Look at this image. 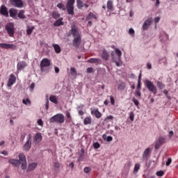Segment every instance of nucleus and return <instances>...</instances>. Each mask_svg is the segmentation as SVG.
I'll list each match as a JSON object with an SVG mask.
<instances>
[{
    "label": "nucleus",
    "mask_w": 178,
    "mask_h": 178,
    "mask_svg": "<svg viewBox=\"0 0 178 178\" xmlns=\"http://www.w3.org/2000/svg\"><path fill=\"white\" fill-rule=\"evenodd\" d=\"M50 123H60V124H62L63 123H65V115L62 113H58L49 119Z\"/></svg>",
    "instance_id": "f257e3e1"
},
{
    "label": "nucleus",
    "mask_w": 178,
    "mask_h": 178,
    "mask_svg": "<svg viewBox=\"0 0 178 178\" xmlns=\"http://www.w3.org/2000/svg\"><path fill=\"white\" fill-rule=\"evenodd\" d=\"M74 2H76L75 0H68L67 3V10L68 13V15H74Z\"/></svg>",
    "instance_id": "f03ea898"
},
{
    "label": "nucleus",
    "mask_w": 178,
    "mask_h": 178,
    "mask_svg": "<svg viewBox=\"0 0 178 178\" xmlns=\"http://www.w3.org/2000/svg\"><path fill=\"white\" fill-rule=\"evenodd\" d=\"M145 86H146L147 88L151 91V92H153V94H156V87L154 86V83L151 82L149 80L146 79L145 81Z\"/></svg>",
    "instance_id": "7ed1b4c3"
},
{
    "label": "nucleus",
    "mask_w": 178,
    "mask_h": 178,
    "mask_svg": "<svg viewBox=\"0 0 178 178\" xmlns=\"http://www.w3.org/2000/svg\"><path fill=\"white\" fill-rule=\"evenodd\" d=\"M6 30H7L10 37H13V34H15V24L13 23L7 24Z\"/></svg>",
    "instance_id": "20e7f679"
},
{
    "label": "nucleus",
    "mask_w": 178,
    "mask_h": 178,
    "mask_svg": "<svg viewBox=\"0 0 178 178\" xmlns=\"http://www.w3.org/2000/svg\"><path fill=\"white\" fill-rule=\"evenodd\" d=\"M70 34H72L74 38L81 37L80 31L76 26H72L71 30L70 31Z\"/></svg>",
    "instance_id": "39448f33"
},
{
    "label": "nucleus",
    "mask_w": 178,
    "mask_h": 178,
    "mask_svg": "<svg viewBox=\"0 0 178 178\" xmlns=\"http://www.w3.org/2000/svg\"><path fill=\"white\" fill-rule=\"evenodd\" d=\"M0 47L3 49H16L17 46L13 44L0 43Z\"/></svg>",
    "instance_id": "423d86ee"
},
{
    "label": "nucleus",
    "mask_w": 178,
    "mask_h": 178,
    "mask_svg": "<svg viewBox=\"0 0 178 178\" xmlns=\"http://www.w3.org/2000/svg\"><path fill=\"white\" fill-rule=\"evenodd\" d=\"M51 65V60L48 58H43L40 63V69L43 70L44 67H48Z\"/></svg>",
    "instance_id": "0eeeda50"
},
{
    "label": "nucleus",
    "mask_w": 178,
    "mask_h": 178,
    "mask_svg": "<svg viewBox=\"0 0 178 178\" xmlns=\"http://www.w3.org/2000/svg\"><path fill=\"white\" fill-rule=\"evenodd\" d=\"M30 148H31V136H28L27 141L24 144L23 149L24 151H30Z\"/></svg>",
    "instance_id": "6e6552de"
},
{
    "label": "nucleus",
    "mask_w": 178,
    "mask_h": 178,
    "mask_svg": "<svg viewBox=\"0 0 178 178\" xmlns=\"http://www.w3.org/2000/svg\"><path fill=\"white\" fill-rule=\"evenodd\" d=\"M15 83H16V76H15L13 74H11L9 76L7 86L8 87H12Z\"/></svg>",
    "instance_id": "1a4fd4ad"
},
{
    "label": "nucleus",
    "mask_w": 178,
    "mask_h": 178,
    "mask_svg": "<svg viewBox=\"0 0 178 178\" xmlns=\"http://www.w3.org/2000/svg\"><path fill=\"white\" fill-rule=\"evenodd\" d=\"M72 44L76 48L80 47V44H81V36L75 37Z\"/></svg>",
    "instance_id": "9d476101"
},
{
    "label": "nucleus",
    "mask_w": 178,
    "mask_h": 178,
    "mask_svg": "<svg viewBox=\"0 0 178 178\" xmlns=\"http://www.w3.org/2000/svg\"><path fill=\"white\" fill-rule=\"evenodd\" d=\"M11 3L16 8H23V1L22 0H11Z\"/></svg>",
    "instance_id": "9b49d317"
},
{
    "label": "nucleus",
    "mask_w": 178,
    "mask_h": 178,
    "mask_svg": "<svg viewBox=\"0 0 178 178\" xmlns=\"http://www.w3.org/2000/svg\"><path fill=\"white\" fill-rule=\"evenodd\" d=\"M91 115L95 116L97 119H99L101 118V116H102V114L101 113V112H99V111H98V108L91 109Z\"/></svg>",
    "instance_id": "f8f14e48"
},
{
    "label": "nucleus",
    "mask_w": 178,
    "mask_h": 178,
    "mask_svg": "<svg viewBox=\"0 0 178 178\" xmlns=\"http://www.w3.org/2000/svg\"><path fill=\"white\" fill-rule=\"evenodd\" d=\"M33 141L35 144H38L42 141V135L41 134L38 133L35 135V137L33 138Z\"/></svg>",
    "instance_id": "ddd939ff"
},
{
    "label": "nucleus",
    "mask_w": 178,
    "mask_h": 178,
    "mask_svg": "<svg viewBox=\"0 0 178 178\" xmlns=\"http://www.w3.org/2000/svg\"><path fill=\"white\" fill-rule=\"evenodd\" d=\"M111 56H112V59L113 60L115 63V65L117 66H122V61L120 60H118V58H116V56H115V52L112 51L111 52Z\"/></svg>",
    "instance_id": "4468645a"
},
{
    "label": "nucleus",
    "mask_w": 178,
    "mask_h": 178,
    "mask_svg": "<svg viewBox=\"0 0 178 178\" xmlns=\"http://www.w3.org/2000/svg\"><path fill=\"white\" fill-rule=\"evenodd\" d=\"M165 141V139L162 137H159L156 140L155 143V149H158L161 145H162V143Z\"/></svg>",
    "instance_id": "2eb2a0df"
},
{
    "label": "nucleus",
    "mask_w": 178,
    "mask_h": 178,
    "mask_svg": "<svg viewBox=\"0 0 178 178\" xmlns=\"http://www.w3.org/2000/svg\"><path fill=\"white\" fill-rule=\"evenodd\" d=\"M151 24H152V19L151 18H149L144 22V24L143 25V30H147L148 29V27H149V26H151Z\"/></svg>",
    "instance_id": "dca6fc26"
},
{
    "label": "nucleus",
    "mask_w": 178,
    "mask_h": 178,
    "mask_svg": "<svg viewBox=\"0 0 178 178\" xmlns=\"http://www.w3.org/2000/svg\"><path fill=\"white\" fill-rule=\"evenodd\" d=\"M0 12L1 15H3V16H6V17H8V16H9V13L8 12V9L5 6H1Z\"/></svg>",
    "instance_id": "f3484780"
},
{
    "label": "nucleus",
    "mask_w": 178,
    "mask_h": 178,
    "mask_svg": "<svg viewBox=\"0 0 178 178\" xmlns=\"http://www.w3.org/2000/svg\"><path fill=\"white\" fill-rule=\"evenodd\" d=\"M76 3L79 9H81V8H88V4L83 3L81 0H76Z\"/></svg>",
    "instance_id": "a211bd4d"
},
{
    "label": "nucleus",
    "mask_w": 178,
    "mask_h": 178,
    "mask_svg": "<svg viewBox=\"0 0 178 178\" xmlns=\"http://www.w3.org/2000/svg\"><path fill=\"white\" fill-rule=\"evenodd\" d=\"M26 66H27V64L26 63V62L21 61L17 64V70H23V69H24Z\"/></svg>",
    "instance_id": "6ab92c4d"
},
{
    "label": "nucleus",
    "mask_w": 178,
    "mask_h": 178,
    "mask_svg": "<svg viewBox=\"0 0 178 178\" xmlns=\"http://www.w3.org/2000/svg\"><path fill=\"white\" fill-rule=\"evenodd\" d=\"M10 17H13V19H16V16H17V10L11 8L9 10Z\"/></svg>",
    "instance_id": "aec40b11"
},
{
    "label": "nucleus",
    "mask_w": 178,
    "mask_h": 178,
    "mask_svg": "<svg viewBox=\"0 0 178 178\" xmlns=\"http://www.w3.org/2000/svg\"><path fill=\"white\" fill-rule=\"evenodd\" d=\"M9 163L13 165V166H20L19 161L17 159H10L8 161Z\"/></svg>",
    "instance_id": "412c9836"
},
{
    "label": "nucleus",
    "mask_w": 178,
    "mask_h": 178,
    "mask_svg": "<svg viewBox=\"0 0 178 178\" xmlns=\"http://www.w3.org/2000/svg\"><path fill=\"white\" fill-rule=\"evenodd\" d=\"M38 165V164L37 163H29V166H28V172H31V171L34 170V169H35V168H37Z\"/></svg>",
    "instance_id": "4be33fe9"
},
{
    "label": "nucleus",
    "mask_w": 178,
    "mask_h": 178,
    "mask_svg": "<svg viewBox=\"0 0 178 178\" xmlns=\"http://www.w3.org/2000/svg\"><path fill=\"white\" fill-rule=\"evenodd\" d=\"M18 159H19V164L22 163V162H26L27 161V159H26V156L23 154V153H20L19 155H18Z\"/></svg>",
    "instance_id": "5701e85b"
},
{
    "label": "nucleus",
    "mask_w": 178,
    "mask_h": 178,
    "mask_svg": "<svg viewBox=\"0 0 178 178\" xmlns=\"http://www.w3.org/2000/svg\"><path fill=\"white\" fill-rule=\"evenodd\" d=\"M149 154H151V148L147 147V149H145V150L143 152V159H147V158H148Z\"/></svg>",
    "instance_id": "b1692460"
},
{
    "label": "nucleus",
    "mask_w": 178,
    "mask_h": 178,
    "mask_svg": "<svg viewBox=\"0 0 178 178\" xmlns=\"http://www.w3.org/2000/svg\"><path fill=\"white\" fill-rule=\"evenodd\" d=\"M160 40L161 41H168L169 40V35L165 33H162L160 34Z\"/></svg>",
    "instance_id": "393cba45"
},
{
    "label": "nucleus",
    "mask_w": 178,
    "mask_h": 178,
    "mask_svg": "<svg viewBox=\"0 0 178 178\" xmlns=\"http://www.w3.org/2000/svg\"><path fill=\"white\" fill-rule=\"evenodd\" d=\"M115 54H115V56L116 59H118V60H120V58H122V51H120V49H115Z\"/></svg>",
    "instance_id": "a878e982"
},
{
    "label": "nucleus",
    "mask_w": 178,
    "mask_h": 178,
    "mask_svg": "<svg viewBox=\"0 0 178 178\" xmlns=\"http://www.w3.org/2000/svg\"><path fill=\"white\" fill-rule=\"evenodd\" d=\"M102 58L104 60H108V59H109V54H108V52L106 51L103 50L102 54Z\"/></svg>",
    "instance_id": "bb28decb"
},
{
    "label": "nucleus",
    "mask_w": 178,
    "mask_h": 178,
    "mask_svg": "<svg viewBox=\"0 0 178 178\" xmlns=\"http://www.w3.org/2000/svg\"><path fill=\"white\" fill-rule=\"evenodd\" d=\"M53 47L54 48V51L56 52V54H60V46H59L58 44H53Z\"/></svg>",
    "instance_id": "cd10ccee"
},
{
    "label": "nucleus",
    "mask_w": 178,
    "mask_h": 178,
    "mask_svg": "<svg viewBox=\"0 0 178 178\" xmlns=\"http://www.w3.org/2000/svg\"><path fill=\"white\" fill-rule=\"evenodd\" d=\"M49 101L53 102V104H58V97L55 95H51L49 97Z\"/></svg>",
    "instance_id": "c85d7f7f"
},
{
    "label": "nucleus",
    "mask_w": 178,
    "mask_h": 178,
    "mask_svg": "<svg viewBox=\"0 0 178 178\" xmlns=\"http://www.w3.org/2000/svg\"><path fill=\"white\" fill-rule=\"evenodd\" d=\"M92 119L91 117H86L83 120V124L87 125V124H91Z\"/></svg>",
    "instance_id": "c756f323"
},
{
    "label": "nucleus",
    "mask_w": 178,
    "mask_h": 178,
    "mask_svg": "<svg viewBox=\"0 0 178 178\" xmlns=\"http://www.w3.org/2000/svg\"><path fill=\"white\" fill-rule=\"evenodd\" d=\"M107 8L109 10H112V9H113V1H112L111 0H108L107 1Z\"/></svg>",
    "instance_id": "7c9ffc66"
},
{
    "label": "nucleus",
    "mask_w": 178,
    "mask_h": 178,
    "mask_svg": "<svg viewBox=\"0 0 178 178\" xmlns=\"http://www.w3.org/2000/svg\"><path fill=\"white\" fill-rule=\"evenodd\" d=\"M88 62L90 63H99V62H101V60L99 58H90L88 60Z\"/></svg>",
    "instance_id": "2f4dec72"
},
{
    "label": "nucleus",
    "mask_w": 178,
    "mask_h": 178,
    "mask_svg": "<svg viewBox=\"0 0 178 178\" xmlns=\"http://www.w3.org/2000/svg\"><path fill=\"white\" fill-rule=\"evenodd\" d=\"M94 19H97V17L93 13H89L86 17V20H92Z\"/></svg>",
    "instance_id": "473e14b6"
},
{
    "label": "nucleus",
    "mask_w": 178,
    "mask_h": 178,
    "mask_svg": "<svg viewBox=\"0 0 178 178\" xmlns=\"http://www.w3.org/2000/svg\"><path fill=\"white\" fill-rule=\"evenodd\" d=\"M19 165H21V169H22V170L27 169V161L19 163Z\"/></svg>",
    "instance_id": "72a5a7b5"
},
{
    "label": "nucleus",
    "mask_w": 178,
    "mask_h": 178,
    "mask_svg": "<svg viewBox=\"0 0 178 178\" xmlns=\"http://www.w3.org/2000/svg\"><path fill=\"white\" fill-rule=\"evenodd\" d=\"M140 163H136L134 169V173L136 175L140 170Z\"/></svg>",
    "instance_id": "f704fd0d"
},
{
    "label": "nucleus",
    "mask_w": 178,
    "mask_h": 178,
    "mask_svg": "<svg viewBox=\"0 0 178 178\" xmlns=\"http://www.w3.org/2000/svg\"><path fill=\"white\" fill-rule=\"evenodd\" d=\"M18 17H19V19H24V17H26L24 15V10H22L19 12Z\"/></svg>",
    "instance_id": "c9c22d12"
},
{
    "label": "nucleus",
    "mask_w": 178,
    "mask_h": 178,
    "mask_svg": "<svg viewBox=\"0 0 178 178\" xmlns=\"http://www.w3.org/2000/svg\"><path fill=\"white\" fill-rule=\"evenodd\" d=\"M22 103L24 104V105H31V101H30L29 99V98H26V99H24L22 100Z\"/></svg>",
    "instance_id": "e433bc0d"
},
{
    "label": "nucleus",
    "mask_w": 178,
    "mask_h": 178,
    "mask_svg": "<svg viewBox=\"0 0 178 178\" xmlns=\"http://www.w3.org/2000/svg\"><path fill=\"white\" fill-rule=\"evenodd\" d=\"M70 73L72 76H77V72L76 71V68L74 67H71Z\"/></svg>",
    "instance_id": "4c0bfd02"
},
{
    "label": "nucleus",
    "mask_w": 178,
    "mask_h": 178,
    "mask_svg": "<svg viewBox=\"0 0 178 178\" xmlns=\"http://www.w3.org/2000/svg\"><path fill=\"white\" fill-rule=\"evenodd\" d=\"M57 7L59 8V9H62V10H66V7L62 3H58L57 4Z\"/></svg>",
    "instance_id": "58836bf2"
},
{
    "label": "nucleus",
    "mask_w": 178,
    "mask_h": 178,
    "mask_svg": "<svg viewBox=\"0 0 178 178\" xmlns=\"http://www.w3.org/2000/svg\"><path fill=\"white\" fill-rule=\"evenodd\" d=\"M63 24V22H62V18L58 19L55 23L54 26H62Z\"/></svg>",
    "instance_id": "ea45409f"
},
{
    "label": "nucleus",
    "mask_w": 178,
    "mask_h": 178,
    "mask_svg": "<svg viewBox=\"0 0 178 178\" xmlns=\"http://www.w3.org/2000/svg\"><path fill=\"white\" fill-rule=\"evenodd\" d=\"M131 167V163L130 161H127L124 165V168L129 170Z\"/></svg>",
    "instance_id": "a19ab883"
},
{
    "label": "nucleus",
    "mask_w": 178,
    "mask_h": 178,
    "mask_svg": "<svg viewBox=\"0 0 178 178\" xmlns=\"http://www.w3.org/2000/svg\"><path fill=\"white\" fill-rule=\"evenodd\" d=\"M33 30H34V28H33V27L28 28L26 30V34H28V35H30V34H31V33H33Z\"/></svg>",
    "instance_id": "79ce46f5"
},
{
    "label": "nucleus",
    "mask_w": 178,
    "mask_h": 178,
    "mask_svg": "<svg viewBox=\"0 0 178 178\" xmlns=\"http://www.w3.org/2000/svg\"><path fill=\"white\" fill-rule=\"evenodd\" d=\"M157 86L161 88V90H163V88H165V85H163V83H162L161 81L157 82Z\"/></svg>",
    "instance_id": "37998d69"
},
{
    "label": "nucleus",
    "mask_w": 178,
    "mask_h": 178,
    "mask_svg": "<svg viewBox=\"0 0 178 178\" xmlns=\"http://www.w3.org/2000/svg\"><path fill=\"white\" fill-rule=\"evenodd\" d=\"M132 102H134V104H135L136 106H138V105H140V102H138V100H137L136 97H134L132 99Z\"/></svg>",
    "instance_id": "c03bdc74"
},
{
    "label": "nucleus",
    "mask_w": 178,
    "mask_h": 178,
    "mask_svg": "<svg viewBox=\"0 0 178 178\" xmlns=\"http://www.w3.org/2000/svg\"><path fill=\"white\" fill-rule=\"evenodd\" d=\"M60 15L59 13H56V12H53L52 13V17L54 18V19H58V17H59Z\"/></svg>",
    "instance_id": "a18cd8bd"
},
{
    "label": "nucleus",
    "mask_w": 178,
    "mask_h": 178,
    "mask_svg": "<svg viewBox=\"0 0 178 178\" xmlns=\"http://www.w3.org/2000/svg\"><path fill=\"white\" fill-rule=\"evenodd\" d=\"M113 115H108L106 117V118L104 119V122H108V120H113Z\"/></svg>",
    "instance_id": "49530a36"
},
{
    "label": "nucleus",
    "mask_w": 178,
    "mask_h": 178,
    "mask_svg": "<svg viewBox=\"0 0 178 178\" xmlns=\"http://www.w3.org/2000/svg\"><path fill=\"white\" fill-rule=\"evenodd\" d=\"M129 119L131 122H133L134 120V112L130 113Z\"/></svg>",
    "instance_id": "de8ad7c7"
},
{
    "label": "nucleus",
    "mask_w": 178,
    "mask_h": 178,
    "mask_svg": "<svg viewBox=\"0 0 178 178\" xmlns=\"http://www.w3.org/2000/svg\"><path fill=\"white\" fill-rule=\"evenodd\" d=\"M93 147L95 149H98V148H99V147H101V145H99V143L97 142L93 144Z\"/></svg>",
    "instance_id": "09e8293b"
},
{
    "label": "nucleus",
    "mask_w": 178,
    "mask_h": 178,
    "mask_svg": "<svg viewBox=\"0 0 178 178\" xmlns=\"http://www.w3.org/2000/svg\"><path fill=\"white\" fill-rule=\"evenodd\" d=\"M85 173H90L91 172V168L90 167H86L83 170Z\"/></svg>",
    "instance_id": "8fccbe9b"
},
{
    "label": "nucleus",
    "mask_w": 178,
    "mask_h": 178,
    "mask_svg": "<svg viewBox=\"0 0 178 178\" xmlns=\"http://www.w3.org/2000/svg\"><path fill=\"white\" fill-rule=\"evenodd\" d=\"M129 34H130V35H131V37H134V29L131 28L129 30Z\"/></svg>",
    "instance_id": "3c124183"
},
{
    "label": "nucleus",
    "mask_w": 178,
    "mask_h": 178,
    "mask_svg": "<svg viewBox=\"0 0 178 178\" xmlns=\"http://www.w3.org/2000/svg\"><path fill=\"white\" fill-rule=\"evenodd\" d=\"M118 90H120V91H123V90H124V84H120L118 86Z\"/></svg>",
    "instance_id": "603ef678"
},
{
    "label": "nucleus",
    "mask_w": 178,
    "mask_h": 178,
    "mask_svg": "<svg viewBox=\"0 0 178 178\" xmlns=\"http://www.w3.org/2000/svg\"><path fill=\"white\" fill-rule=\"evenodd\" d=\"M156 176H159V177L163 176V171H158L156 172Z\"/></svg>",
    "instance_id": "864d4df0"
},
{
    "label": "nucleus",
    "mask_w": 178,
    "mask_h": 178,
    "mask_svg": "<svg viewBox=\"0 0 178 178\" xmlns=\"http://www.w3.org/2000/svg\"><path fill=\"white\" fill-rule=\"evenodd\" d=\"M35 87V84H34V83H31V86H29L30 91H33Z\"/></svg>",
    "instance_id": "5fc2aeb1"
},
{
    "label": "nucleus",
    "mask_w": 178,
    "mask_h": 178,
    "mask_svg": "<svg viewBox=\"0 0 178 178\" xmlns=\"http://www.w3.org/2000/svg\"><path fill=\"white\" fill-rule=\"evenodd\" d=\"M110 101H111V105H115V99H113V96L110 97Z\"/></svg>",
    "instance_id": "6e6d98bb"
},
{
    "label": "nucleus",
    "mask_w": 178,
    "mask_h": 178,
    "mask_svg": "<svg viewBox=\"0 0 178 178\" xmlns=\"http://www.w3.org/2000/svg\"><path fill=\"white\" fill-rule=\"evenodd\" d=\"M172 163V159L169 158L168 161H166V166H169Z\"/></svg>",
    "instance_id": "4d7b16f0"
},
{
    "label": "nucleus",
    "mask_w": 178,
    "mask_h": 178,
    "mask_svg": "<svg viewBox=\"0 0 178 178\" xmlns=\"http://www.w3.org/2000/svg\"><path fill=\"white\" fill-rule=\"evenodd\" d=\"M137 90H141V81H138V88Z\"/></svg>",
    "instance_id": "13d9d810"
},
{
    "label": "nucleus",
    "mask_w": 178,
    "mask_h": 178,
    "mask_svg": "<svg viewBox=\"0 0 178 178\" xmlns=\"http://www.w3.org/2000/svg\"><path fill=\"white\" fill-rule=\"evenodd\" d=\"M38 124H39V126H43L44 122H42V120H41V119L38 120Z\"/></svg>",
    "instance_id": "bf43d9fd"
},
{
    "label": "nucleus",
    "mask_w": 178,
    "mask_h": 178,
    "mask_svg": "<svg viewBox=\"0 0 178 178\" xmlns=\"http://www.w3.org/2000/svg\"><path fill=\"white\" fill-rule=\"evenodd\" d=\"M92 72H94V70L92 69V67H88L87 69V72L88 73H92Z\"/></svg>",
    "instance_id": "052dcab7"
},
{
    "label": "nucleus",
    "mask_w": 178,
    "mask_h": 178,
    "mask_svg": "<svg viewBox=\"0 0 178 178\" xmlns=\"http://www.w3.org/2000/svg\"><path fill=\"white\" fill-rule=\"evenodd\" d=\"M106 141H108V143L112 141V140H113V138H112V136H107L106 138Z\"/></svg>",
    "instance_id": "680f3d73"
},
{
    "label": "nucleus",
    "mask_w": 178,
    "mask_h": 178,
    "mask_svg": "<svg viewBox=\"0 0 178 178\" xmlns=\"http://www.w3.org/2000/svg\"><path fill=\"white\" fill-rule=\"evenodd\" d=\"M136 95L137 97H141V92H140L139 90H136Z\"/></svg>",
    "instance_id": "e2e57ef3"
},
{
    "label": "nucleus",
    "mask_w": 178,
    "mask_h": 178,
    "mask_svg": "<svg viewBox=\"0 0 178 178\" xmlns=\"http://www.w3.org/2000/svg\"><path fill=\"white\" fill-rule=\"evenodd\" d=\"M159 20H161V17H156L155 19H154V22L156 24V23H159Z\"/></svg>",
    "instance_id": "0e129e2a"
},
{
    "label": "nucleus",
    "mask_w": 178,
    "mask_h": 178,
    "mask_svg": "<svg viewBox=\"0 0 178 178\" xmlns=\"http://www.w3.org/2000/svg\"><path fill=\"white\" fill-rule=\"evenodd\" d=\"M168 90H163V94H165V95H166L167 98H168L170 99V97H169L168 95Z\"/></svg>",
    "instance_id": "69168bd1"
},
{
    "label": "nucleus",
    "mask_w": 178,
    "mask_h": 178,
    "mask_svg": "<svg viewBox=\"0 0 178 178\" xmlns=\"http://www.w3.org/2000/svg\"><path fill=\"white\" fill-rule=\"evenodd\" d=\"M66 116L68 119H72V116L70 115V113L68 111L66 112Z\"/></svg>",
    "instance_id": "338daca9"
},
{
    "label": "nucleus",
    "mask_w": 178,
    "mask_h": 178,
    "mask_svg": "<svg viewBox=\"0 0 178 178\" xmlns=\"http://www.w3.org/2000/svg\"><path fill=\"white\" fill-rule=\"evenodd\" d=\"M1 154L2 155L6 156V155H8V152H6V151H2V152H1Z\"/></svg>",
    "instance_id": "774afa93"
}]
</instances>
